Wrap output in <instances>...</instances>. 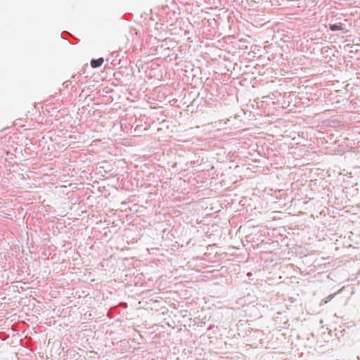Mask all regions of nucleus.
Here are the masks:
<instances>
[{
	"label": "nucleus",
	"mask_w": 360,
	"mask_h": 360,
	"mask_svg": "<svg viewBox=\"0 0 360 360\" xmlns=\"http://www.w3.org/2000/svg\"><path fill=\"white\" fill-rule=\"evenodd\" d=\"M103 61L104 60L103 58H100L98 59H92L91 60V65L92 68H96L101 66L102 64L103 63Z\"/></svg>",
	"instance_id": "f257e3e1"
},
{
	"label": "nucleus",
	"mask_w": 360,
	"mask_h": 360,
	"mask_svg": "<svg viewBox=\"0 0 360 360\" xmlns=\"http://www.w3.org/2000/svg\"><path fill=\"white\" fill-rule=\"evenodd\" d=\"M329 28L331 31H338V30H345V28L343 27V26L341 23L330 24L329 25Z\"/></svg>",
	"instance_id": "f03ea898"
},
{
	"label": "nucleus",
	"mask_w": 360,
	"mask_h": 360,
	"mask_svg": "<svg viewBox=\"0 0 360 360\" xmlns=\"http://www.w3.org/2000/svg\"><path fill=\"white\" fill-rule=\"evenodd\" d=\"M336 294H337V293L330 295L327 297V299L324 301V303H327L328 301H330V300L334 297V296H335Z\"/></svg>",
	"instance_id": "7ed1b4c3"
},
{
	"label": "nucleus",
	"mask_w": 360,
	"mask_h": 360,
	"mask_svg": "<svg viewBox=\"0 0 360 360\" xmlns=\"http://www.w3.org/2000/svg\"><path fill=\"white\" fill-rule=\"evenodd\" d=\"M212 328H213V326H210L208 328V330H210V329H212Z\"/></svg>",
	"instance_id": "20e7f679"
},
{
	"label": "nucleus",
	"mask_w": 360,
	"mask_h": 360,
	"mask_svg": "<svg viewBox=\"0 0 360 360\" xmlns=\"http://www.w3.org/2000/svg\"><path fill=\"white\" fill-rule=\"evenodd\" d=\"M342 290V288H341L340 290H338V292L337 293H340L341 291Z\"/></svg>",
	"instance_id": "39448f33"
}]
</instances>
